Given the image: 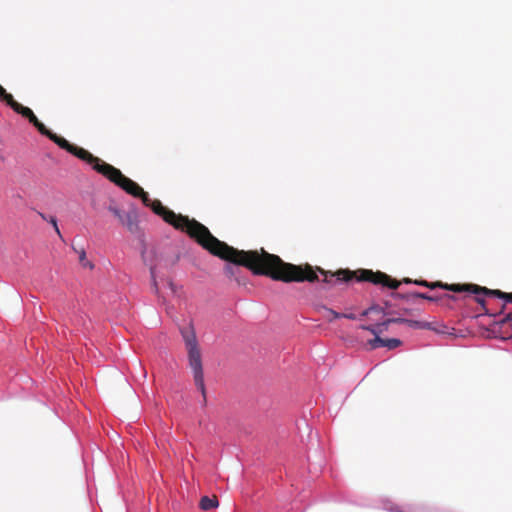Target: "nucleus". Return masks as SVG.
<instances>
[{
    "label": "nucleus",
    "mask_w": 512,
    "mask_h": 512,
    "mask_svg": "<svg viewBox=\"0 0 512 512\" xmlns=\"http://www.w3.org/2000/svg\"><path fill=\"white\" fill-rule=\"evenodd\" d=\"M39 216L43 219V220H46L48 221L49 219L47 218V216L41 212H39Z\"/></svg>",
    "instance_id": "393cba45"
},
{
    "label": "nucleus",
    "mask_w": 512,
    "mask_h": 512,
    "mask_svg": "<svg viewBox=\"0 0 512 512\" xmlns=\"http://www.w3.org/2000/svg\"><path fill=\"white\" fill-rule=\"evenodd\" d=\"M490 296H495L504 299L506 302L512 303V293L502 292L500 290H492Z\"/></svg>",
    "instance_id": "f8f14e48"
},
{
    "label": "nucleus",
    "mask_w": 512,
    "mask_h": 512,
    "mask_svg": "<svg viewBox=\"0 0 512 512\" xmlns=\"http://www.w3.org/2000/svg\"><path fill=\"white\" fill-rule=\"evenodd\" d=\"M75 251L79 254V262L81 263V265L83 267H89V268H93V265L91 264V262H89L87 259H86V253L84 251V249H81L80 251H77L75 249Z\"/></svg>",
    "instance_id": "ddd939ff"
},
{
    "label": "nucleus",
    "mask_w": 512,
    "mask_h": 512,
    "mask_svg": "<svg viewBox=\"0 0 512 512\" xmlns=\"http://www.w3.org/2000/svg\"><path fill=\"white\" fill-rule=\"evenodd\" d=\"M1 100L6 102V104L12 109H14L15 105L18 104V102L9 93H7L3 98H1Z\"/></svg>",
    "instance_id": "4468645a"
},
{
    "label": "nucleus",
    "mask_w": 512,
    "mask_h": 512,
    "mask_svg": "<svg viewBox=\"0 0 512 512\" xmlns=\"http://www.w3.org/2000/svg\"><path fill=\"white\" fill-rule=\"evenodd\" d=\"M123 226H125L129 232L131 233H137L139 230V225L137 221L136 214L133 213H127L125 214L124 218L120 222Z\"/></svg>",
    "instance_id": "0eeeda50"
},
{
    "label": "nucleus",
    "mask_w": 512,
    "mask_h": 512,
    "mask_svg": "<svg viewBox=\"0 0 512 512\" xmlns=\"http://www.w3.org/2000/svg\"><path fill=\"white\" fill-rule=\"evenodd\" d=\"M108 210L119 220V222H121L125 216V214L116 206H109Z\"/></svg>",
    "instance_id": "2eb2a0df"
},
{
    "label": "nucleus",
    "mask_w": 512,
    "mask_h": 512,
    "mask_svg": "<svg viewBox=\"0 0 512 512\" xmlns=\"http://www.w3.org/2000/svg\"><path fill=\"white\" fill-rule=\"evenodd\" d=\"M403 282H404V283H412V280H411V279H409V278H405V279L403 280Z\"/></svg>",
    "instance_id": "bb28decb"
},
{
    "label": "nucleus",
    "mask_w": 512,
    "mask_h": 512,
    "mask_svg": "<svg viewBox=\"0 0 512 512\" xmlns=\"http://www.w3.org/2000/svg\"><path fill=\"white\" fill-rule=\"evenodd\" d=\"M218 505L219 502L216 496H213L211 498L208 496H203L199 503L200 508L204 511L216 508L218 507Z\"/></svg>",
    "instance_id": "1a4fd4ad"
},
{
    "label": "nucleus",
    "mask_w": 512,
    "mask_h": 512,
    "mask_svg": "<svg viewBox=\"0 0 512 512\" xmlns=\"http://www.w3.org/2000/svg\"><path fill=\"white\" fill-rule=\"evenodd\" d=\"M510 321H512V312L507 314L506 317L501 321V323L504 324V323H508Z\"/></svg>",
    "instance_id": "aec40b11"
},
{
    "label": "nucleus",
    "mask_w": 512,
    "mask_h": 512,
    "mask_svg": "<svg viewBox=\"0 0 512 512\" xmlns=\"http://www.w3.org/2000/svg\"><path fill=\"white\" fill-rule=\"evenodd\" d=\"M414 297L416 298H422V299H426V300H429V301H435L436 299L432 296H429L425 293H420V292H416L413 294Z\"/></svg>",
    "instance_id": "dca6fc26"
},
{
    "label": "nucleus",
    "mask_w": 512,
    "mask_h": 512,
    "mask_svg": "<svg viewBox=\"0 0 512 512\" xmlns=\"http://www.w3.org/2000/svg\"><path fill=\"white\" fill-rule=\"evenodd\" d=\"M183 340L188 351L189 366L193 372V378L196 387L199 389L203 396V404H206V389L204 384V373L202 366L201 351L198 345L195 331L192 325L183 327L180 330Z\"/></svg>",
    "instance_id": "f03ea898"
},
{
    "label": "nucleus",
    "mask_w": 512,
    "mask_h": 512,
    "mask_svg": "<svg viewBox=\"0 0 512 512\" xmlns=\"http://www.w3.org/2000/svg\"><path fill=\"white\" fill-rule=\"evenodd\" d=\"M41 134L48 137L61 149L66 150L91 165L96 172L106 177L126 193L140 198L145 206L150 207L152 211L160 216L166 223L172 225L175 229L186 232L189 237L194 239L210 254L230 263L246 267L255 275H263V248L249 251L238 250L220 241L212 235L205 225L197 220L189 219L188 216L182 214H176L174 211L165 207L158 199L151 200L148 193L135 181L126 177L118 168L94 156L88 150L71 144L65 138L58 136L47 128L45 133Z\"/></svg>",
    "instance_id": "f257e3e1"
},
{
    "label": "nucleus",
    "mask_w": 512,
    "mask_h": 512,
    "mask_svg": "<svg viewBox=\"0 0 512 512\" xmlns=\"http://www.w3.org/2000/svg\"><path fill=\"white\" fill-rule=\"evenodd\" d=\"M369 349H377L379 347H387L388 349H395L401 345V341L396 338L383 339L381 337H374L367 341Z\"/></svg>",
    "instance_id": "39448f33"
},
{
    "label": "nucleus",
    "mask_w": 512,
    "mask_h": 512,
    "mask_svg": "<svg viewBox=\"0 0 512 512\" xmlns=\"http://www.w3.org/2000/svg\"><path fill=\"white\" fill-rule=\"evenodd\" d=\"M151 275H152V278H153V286H154L155 290L157 291V289H158L157 288V282H156L155 277H154V269L153 268H151Z\"/></svg>",
    "instance_id": "412c9836"
},
{
    "label": "nucleus",
    "mask_w": 512,
    "mask_h": 512,
    "mask_svg": "<svg viewBox=\"0 0 512 512\" xmlns=\"http://www.w3.org/2000/svg\"><path fill=\"white\" fill-rule=\"evenodd\" d=\"M414 284L428 287L430 289L440 288L442 286V282L436 281V282H428L426 280H415L413 281Z\"/></svg>",
    "instance_id": "9b49d317"
},
{
    "label": "nucleus",
    "mask_w": 512,
    "mask_h": 512,
    "mask_svg": "<svg viewBox=\"0 0 512 512\" xmlns=\"http://www.w3.org/2000/svg\"><path fill=\"white\" fill-rule=\"evenodd\" d=\"M341 318H347V319L354 320V319H356V316L353 313H349V314L341 313Z\"/></svg>",
    "instance_id": "6ab92c4d"
},
{
    "label": "nucleus",
    "mask_w": 512,
    "mask_h": 512,
    "mask_svg": "<svg viewBox=\"0 0 512 512\" xmlns=\"http://www.w3.org/2000/svg\"><path fill=\"white\" fill-rule=\"evenodd\" d=\"M225 272L229 275H232L233 274V267L231 266H226L225 267Z\"/></svg>",
    "instance_id": "5701e85b"
},
{
    "label": "nucleus",
    "mask_w": 512,
    "mask_h": 512,
    "mask_svg": "<svg viewBox=\"0 0 512 512\" xmlns=\"http://www.w3.org/2000/svg\"><path fill=\"white\" fill-rule=\"evenodd\" d=\"M13 110L16 113L22 115L24 118L28 119V121L39 131V133H45L46 126L39 121V119L35 116V114L30 108L18 103L17 105H15V108Z\"/></svg>",
    "instance_id": "20e7f679"
},
{
    "label": "nucleus",
    "mask_w": 512,
    "mask_h": 512,
    "mask_svg": "<svg viewBox=\"0 0 512 512\" xmlns=\"http://www.w3.org/2000/svg\"><path fill=\"white\" fill-rule=\"evenodd\" d=\"M389 325L390 324L387 323V320H385L384 322L375 325H361L359 328L371 332L374 337H380V335L388 329Z\"/></svg>",
    "instance_id": "6e6552de"
},
{
    "label": "nucleus",
    "mask_w": 512,
    "mask_h": 512,
    "mask_svg": "<svg viewBox=\"0 0 512 512\" xmlns=\"http://www.w3.org/2000/svg\"><path fill=\"white\" fill-rule=\"evenodd\" d=\"M440 288L445 289V290H449V291H452V292H456V293L470 292V293H474L476 295L485 294V295H489L490 296V292H492V290H490V289H488L486 287H480V286L475 285V284H447V283H442V286Z\"/></svg>",
    "instance_id": "7ed1b4c3"
},
{
    "label": "nucleus",
    "mask_w": 512,
    "mask_h": 512,
    "mask_svg": "<svg viewBox=\"0 0 512 512\" xmlns=\"http://www.w3.org/2000/svg\"><path fill=\"white\" fill-rule=\"evenodd\" d=\"M7 94V91L0 85V99Z\"/></svg>",
    "instance_id": "4be33fe9"
},
{
    "label": "nucleus",
    "mask_w": 512,
    "mask_h": 512,
    "mask_svg": "<svg viewBox=\"0 0 512 512\" xmlns=\"http://www.w3.org/2000/svg\"><path fill=\"white\" fill-rule=\"evenodd\" d=\"M319 311L322 312L323 317L328 321L332 322L335 319L341 318V313L334 311L331 308H328L326 306H322L319 308Z\"/></svg>",
    "instance_id": "9d476101"
},
{
    "label": "nucleus",
    "mask_w": 512,
    "mask_h": 512,
    "mask_svg": "<svg viewBox=\"0 0 512 512\" xmlns=\"http://www.w3.org/2000/svg\"><path fill=\"white\" fill-rule=\"evenodd\" d=\"M404 324L408 325L409 327L411 328H414V329H428V330H434L436 331L437 333H445V326H441L442 329H438L436 327H433L432 324L430 322H425V321H417V320H412V319H406V321L404 322Z\"/></svg>",
    "instance_id": "423d86ee"
},
{
    "label": "nucleus",
    "mask_w": 512,
    "mask_h": 512,
    "mask_svg": "<svg viewBox=\"0 0 512 512\" xmlns=\"http://www.w3.org/2000/svg\"><path fill=\"white\" fill-rule=\"evenodd\" d=\"M372 309H373V308H369V309H367V310L363 311V312H362V316H366V315H368V314H369V312H370Z\"/></svg>",
    "instance_id": "a878e982"
},
{
    "label": "nucleus",
    "mask_w": 512,
    "mask_h": 512,
    "mask_svg": "<svg viewBox=\"0 0 512 512\" xmlns=\"http://www.w3.org/2000/svg\"><path fill=\"white\" fill-rule=\"evenodd\" d=\"M476 301L481 304V305H484L485 303V300L483 298H480V297H476Z\"/></svg>",
    "instance_id": "b1692460"
},
{
    "label": "nucleus",
    "mask_w": 512,
    "mask_h": 512,
    "mask_svg": "<svg viewBox=\"0 0 512 512\" xmlns=\"http://www.w3.org/2000/svg\"><path fill=\"white\" fill-rule=\"evenodd\" d=\"M48 221L51 223V225H53L56 233L61 237V233H60L56 218L54 216H51V217H49Z\"/></svg>",
    "instance_id": "f3484780"
},
{
    "label": "nucleus",
    "mask_w": 512,
    "mask_h": 512,
    "mask_svg": "<svg viewBox=\"0 0 512 512\" xmlns=\"http://www.w3.org/2000/svg\"><path fill=\"white\" fill-rule=\"evenodd\" d=\"M406 321V318H388L387 319V323L389 324H392V323H395V324H404V322Z\"/></svg>",
    "instance_id": "a211bd4d"
}]
</instances>
